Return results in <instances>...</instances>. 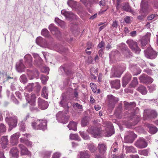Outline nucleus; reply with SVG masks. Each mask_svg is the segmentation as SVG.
<instances>
[{
	"label": "nucleus",
	"instance_id": "nucleus-1",
	"mask_svg": "<svg viewBox=\"0 0 158 158\" xmlns=\"http://www.w3.org/2000/svg\"><path fill=\"white\" fill-rule=\"evenodd\" d=\"M141 8L140 13L141 15L138 16L137 18L139 20H143L144 18L150 12L152 11V7L148 5L147 0H142L140 5Z\"/></svg>",
	"mask_w": 158,
	"mask_h": 158
},
{
	"label": "nucleus",
	"instance_id": "nucleus-2",
	"mask_svg": "<svg viewBox=\"0 0 158 158\" xmlns=\"http://www.w3.org/2000/svg\"><path fill=\"white\" fill-rule=\"evenodd\" d=\"M24 95L25 98L27 102L31 106L30 107V109L32 111H38V109L37 107H33L35 105V98H36L35 94L33 93H32L31 94H29L27 93H25Z\"/></svg>",
	"mask_w": 158,
	"mask_h": 158
},
{
	"label": "nucleus",
	"instance_id": "nucleus-3",
	"mask_svg": "<svg viewBox=\"0 0 158 158\" xmlns=\"http://www.w3.org/2000/svg\"><path fill=\"white\" fill-rule=\"evenodd\" d=\"M5 113L6 114L5 120L9 125V130L10 131L13 128L16 126L17 119L16 116H11V114H10L8 111H6Z\"/></svg>",
	"mask_w": 158,
	"mask_h": 158
},
{
	"label": "nucleus",
	"instance_id": "nucleus-4",
	"mask_svg": "<svg viewBox=\"0 0 158 158\" xmlns=\"http://www.w3.org/2000/svg\"><path fill=\"white\" fill-rule=\"evenodd\" d=\"M126 67L124 64L114 66L111 69L110 77H120L126 69Z\"/></svg>",
	"mask_w": 158,
	"mask_h": 158
},
{
	"label": "nucleus",
	"instance_id": "nucleus-5",
	"mask_svg": "<svg viewBox=\"0 0 158 158\" xmlns=\"http://www.w3.org/2000/svg\"><path fill=\"white\" fill-rule=\"evenodd\" d=\"M31 125L34 129L44 130L46 128L47 121L45 120H37L32 122Z\"/></svg>",
	"mask_w": 158,
	"mask_h": 158
},
{
	"label": "nucleus",
	"instance_id": "nucleus-6",
	"mask_svg": "<svg viewBox=\"0 0 158 158\" xmlns=\"http://www.w3.org/2000/svg\"><path fill=\"white\" fill-rule=\"evenodd\" d=\"M103 126L105 127L106 134L105 136H110L114 133V127L111 123L109 122H104Z\"/></svg>",
	"mask_w": 158,
	"mask_h": 158
},
{
	"label": "nucleus",
	"instance_id": "nucleus-7",
	"mask_svg": "<svg viewBox=\"0 0 158 158\" xmlns=\"http://www.w3.org/2000/svg\"><path fill=\"white\" fill-rule=\"evenodd\" d=\"M127 43L132 51L137 54L139 53L141 50L137 45L136 42L131 39H128L126 41Z\"/></svg>",
	"mask_w": 158,
	"mask_h": 158
},
{
	"label": "nucleus",
	"instance_id": "nucleus-8",
	"mask_svg": "<svg viewBox=\"0 0 158 158\" xmlns=\"http://www.w3.org/2000/svg\"><path fill=\"white\" fill-rule=\"evenodd\" d=\"M57 120L60 123L65 124L68 121L69 117L63 111H59L56 115Z\"/></svg>",
	"mask_w": 158,
	"mask_h": 158
},
{
	"label": "nucleus",
	"instance_id": "nucleus-9",
	"mask_svg": "<svg viewBox=\"0 0 158 158\" xmlns=\"http://www.w3.org/2000/svg\"><path fill=\"white\" fill-rule=\"evenodd\" d=\"M143 114L145 119L156 118L157 115V114L156 111L150 109L145 110Z\"/></svg>",
	"mask_w": 158,
	"mask_h": 158
},
{
	"label": "nucleus",
	"instance_id": "nucleus-10",
	"mask_svg": "<svg viewBox=\"0 0 158 158\" xmlns=\"http://www.w3.org/2000/svg\"><path fill=\"white\" fill-rule=\"evenodd\" d=\"M61 101L59 102V104L60 106L63 107H68V100L70 99L69 96L65 94H63L60 97Z\"/></svg>",
	"mask_w": 158,
	"mask_h": 158
},
{
	"label": "nucleus",
	"instance_id": "nucleus-11",
	"mask_svg": "<svg viewBox=\"0 0 158 158\" xmlns=\"http://www.w3.org/2000/svg\"><path fill=\"white\" fill-rule=\"evenodd\" d=\"M137 137V135L132 131H128L124 137V141L126 143H131Z\"/></svg>",
	"mask_w": 158,
	"mask_h": 158
},
{
	"label": "nucleus",
	"instance_id": "nucleus-12",
	"mask_svg": "<svg viewBox=\"0 0 158 158\" xmlns=\"http://www.w3.org/2000/svg\"><path fill=\"white\" fill-rule=\"evenodd\" d=\"M145 56L150 59H155L157 56V53L151 48H148L146 50L144 51Z\"/></svg>",
	"mask_w": 158,
	"mask_h": 158
},
{
	"label": "nucleus",
	"instance_id": "nucleus-13",
	"mask_svg": "<svg viewBox=\"0 0 158 158\" xmlns=\"http://www.w3.org/2000/svg\"><path fill=\"white\" fill-rule=\"evenodd\" d=\"M67 4L69 6L76 10H80L82 9V7L80 3L73 0H69Z\"/></svg>",
	"mask_w": 158,
	"mask_h": 158
},
{
	"label": "nucleus",
	"instance_id": "nucleus-14",
	"mask_svg": "<svg viewBox=\"0 0 158 158\" xmlns=\"http://www.w3.org/2000/svg\"><path fill=\"white\" fill-rule=\"evenodd\" d=\"M87 131L94 137H99L101 134L100 130L96 127H92L88 129Z\"/></svg>",
	"mask_w": 158,
	"mask_h": 158
},
{
	"label": "nucleus",
	"instance_id": "nucleus-15",
	"mask_svg": "<svg viewBox=\"0 0 158 158\" xmlns=\"http://www.w3.org/2000/svg\"><path fill=\"white\" fill-rule=\"evenodd\" d=\"M48 28L53 35H55L58 38L60 37L61 36L60 32L54 24L50 25Z\"/></svg>",
	"mask_w": 158,
	"mask_h": 158
},
{
	"label": "nucleus",
	"instance_id": "nucleus-16",
	"mask_svg": "<svg viewBox=\"0 0 158 158\" xmlns=\"http://www.w3.org/2000/svg\"><path fill=\"white\" fill-rule=\"evenodd\" d=\"M121 50L123 54L126 57H129L132 56V53L125 44H121Z\"/></svg>",
	"mask_w": 158,
	"mask_h": 158
},
{
	"label": "nucleus",
	"instance_id": "nucleus-17",
	"mask_svg": "<svg viewBox=\"0 0 158 158\" xmlns=\"http://www.w3.org/2000/svg\"><path fill=\"white\" fill-rule=\"evenodd\" d=\"M25 63L26 66L28 68H30L32 66V58L31 55L27 54L24 57Z\"/></svg>",
	"mask_w": 158,
	"mask_h": 158
},
{
	"label": "nucleus",
	"instance_id": "nucleus-18",
	"mask_svg": "<svg viewBox=\"0 0 158 158\" xmlns=\"http://www.w3.org/2000/svg\"><path fill=\"white\" fill-rule=\"evenodd\" d=\"M147 143L143 138L139 139L135 143V145L138 148H146L147 146Z\"/></svg>",
	"mask_w": 158,
	"mask_h": 158
},
{
	"label": "nucleus",
	"instance_id": "nucleus-19",
	"mask_svg": "<svg viewBox=\"0 0 158 158\" xmlns=\"http://www.w3.org/2000/svg\"><path fill=\"white\" fill-rule=\"evenodd\" d=\"M27 72L29 78L31 80L33 79L34 78H37L39 75L38 71L36 69L34 70L33 71L28 69Z\"/></svg>",
	"mask_w": 158,
	"mask_h": 158
},
{
	"label": "nucleus",
	"instance_id": "nucleus-20",
	"mask_svg": "<svg viewBox=\"0 0 158 158\" xmlns=\"http://www.w3.org/2000/svg\"><path fill=\"white\" fill-rule=\"evenodd\" d=\"M61 13L66 18L70 19H73L77 18V16L71 12L66 11L65 10H63L61 11Z\"/></svg>",
	"mask_w": 158,
	"mask_h": 158
},
{
	"label": "nucleus",
	"instance_id": "nucleus-21",
	"mask_svg": "<svg viewBox=\"0 0 158 158\" xmlns=\"http://www.w3.org/2000/svg\"><path fill=\"white\" fill-rule=\"evenodd\" d=\"M38 105L40 108L45 110L48 108V104L47 102L40 98H39L38 99Z\"/></svg>",
	"mask_w": 158,
	"mask_h": 158
},
{
	"label": "nucleus",
	"instance_id": "nucleus-22",
	"mask_svg": "<svg viewBox=\"0 0 158 158\" xmlns=\"http://www.w3.org/2000/svg\"><path fill=\"white\" fill-rule=\"evenodd\" d=\"M139 79L141 83L145 84L151 83L153 81L151 77L145 75H142L139 77Z\"/></svg>",
	"mask_w": 158,
	"mask_h": 158
},
{
	"label": "nucleus",
	"instance_id": "nucleus-23",
	"mask_svg": "<svg viewBox=\"0 0 158 158\" xmlns=\"http://www.w3.org/2000/svg\"><path fill=\"white\" fill-rule=\"evenodd\" d=\"M16 68L17 71L19 73L24 71L25 67L23 63V60H20L17 63L16 65Z\"/></svg>",
	"mask_w": 158,
	"mask_h": 158
},
{
	"label": "nucleus",
	"instance_id": "nucleus-24",
	"mask_svg": "<svg viewBox=\"0 0 158 158\" xmlns=\"http://www.w3.org/2000/svg\"><path fill=\"white\" fill-rule=\"evenodd\" d=\"M151 33L148 32L146 35L143 36L141 40L142 47L143 48V47L146 45V44L149 42L150 39Z\"/></svg>",
	"mask_w": 158,
	"mask_h": 158
},
{
	"label": "nucleus",
	"instance_id": "nucleus-25",
	"mask_svg": "<svg viewBox=\"0 0 158 158\" xmlns=\"http://www.w3.org/2000/svg\"><path fill=\"white\" fill-rule=\"evenodd\" d=\"M108 100L110 105H111L113 107L114 104L118 101V98L115 97L112 95H109L107 96Z\"/></svg>",
	"mask_w": 158,
	"mask_h": 158
},
{
	"label": "nucleus",
	"instance_id": "nucleus-26",
	"mask_svg": "<svg viewBox=\"0 0 158 158\" xmlns=\"http://www.w3.org/2000/svg\"><path fill=\"white\" fill-rule=\"evenodd\" d=\"M19 135V133H16L11 136L10 142L12 145H16L18 143Z\"/></svg>",
	"mask_w": 158,
	"mask_h": 158
},
{
	"label": "nucleus",
	"instance_id": "nucleus-27",
	"mask_svg": "<svg viewBox=\"0 0 158 158\" xmlns=\"http://www.w3.org/2000/svg\"><path fill=\"white\" fill-rule=\"evenodd\" d=\"M112 88H115L118 89L120 86V81L117 79L111 81L110 82Z\"/></svg>",
	"mask_w": 158,
	"mask_h": 158
},
{
	"label": "nucleus",
	"instance_id": "nucleus-28",
	"mask_svg": "<svg viewBox=\"0 0 158 158\" xmlns=\"http://www.w3.org/2000/svg\"><path fill=\"white\" fill-rule=\"evenodd\" d=\"M99 152L104 155L106 150V146L104 143H99L97 147Z\"/></svg>",
	"mask_w": 158,
	"mask_h": 158
},
{
	"label": "nucleus",
	"instance_id": "nucleus-29",
	"mask_svg": "<svg viewBox=\"0 0 158 158\" xmlns=\"http://www.w3.org/2000/svg\"><path fill=\"white\" fill-rule=\"evenodd\" d=\"M131 74L127 73L123 78V86L125 87L131 80Z\"/></svg>",
	"mask_w": 158,
	"mask_h": 158
},
{
	"label": "nucleus",
	"instance_id": "nucleus-30",
	"mask_svg": "<svg viewBox=\"0 0 158 158\" xmlns=\"http://www.w3.org/2000/svg\"><path fill=\"white\" fill-rule=\"evenodd\" d=\"M130 69L134 73L135 75H138L141 72V70L140 68L138 67L136 65H131L130 67Z\"/></svg>",
	"mask_w": 158,
	"mask_h": 158
},
{
	"label": "nucleus",
	"instance_id": "nucleus-31",
	"mask_svg": "<svg viewBox=\"0 0 158 158\" xmlns=\"http://www.w3.org/2000/svg\"><path fill=\"white\" fill-rule=\"evenodd\" d=\"M18 146L21 150L22 155H29L30 154V152L23 144H19Z\"/></svg>",
	"mask_w": 158,
	"mask_h": 158
},
{
	"label": "nucleus",
	"instance_id": "nucleus-32",
	"mask_svg": "<svg viewBox=\"0 0 158 158\" xmlns=\"http://www.w3.org/2000/svg\"><path fill=\"white\" fill-rule=\"evenodd\" d=\"M36 42L37 44L40 46H42V45L44 46L47 45V43L45 40L41 37L37 38L36 40Z\"/></svg>",
	"mask_w": 158,
	"mask_h": 158
},
{
	"label": "nucleus",
	"instance_id": "nucleus-33",
	"mask_svg": "<svg viewBox=\"0 0 158 158\" xmlns=\"http://www.w3.org/2000/svg\"><path fill=\"white\" fill-rule=\"evenodd\" d=\"M78 158H89L90 155L88 151H83L79 152Z\"/></svg>",
	"mask_w": 158,
	"mask_h": 158
},
{
	"label": "nucleus",
	"instance_id": "nucleus-34",
	"mask_svg": "<svg viewBox=\"0 0 158 158\" xmlns=\"http://www.w3.org/2000/svg\"><path fill=\"white\" fill-rule=\"evenodd\" d=\"M77 123L76 122L71 121L67 126V127L69 128V130L76 131L77 130Z\"/></svg>",
	"mask_w": 158,
	"mask_h": 158
},
{
	"label": "nucleus",
	"instance_id": "nucleus-35",
	"mask_svg": "<svg viewBox=\"0 0 158 158\" xmlns=\"http://www.w3.org/2000/svg\"><path fill=\"white\" fill-rule=\"evenodd\" d=\"M137 90L143 95L146 94L148 92L146 87L143 85H139Z\"/></svg>",
	"mask_w": 158,
	"mask_h": 158
},
{
	"label": "nucleus",
	"instance_id": "nucleus-36",
	"mask_svg": "<svg viewBox=\"0 0 158 158\" xmlns=\"http://www.w3.org/2000/svg\"><path fill=\"white\" fill-rule=\"evenodd\" d=\"M123 10L126 11L130 12L133 14L134 12L131 8L128 3H124L123 4Z\"/></svg>",
	"mask_w": 158,
	"mask_h": 158
},
{
	"label": "nucleus",
	"instance_id": "nucleus-37",
	"mask_svg": "<svg viewBox=\"0 0 158 158\" xmlns=\"http://www.w3.org/2000/svg\"><path fill=\"white\" fill-rule=\"evenodd\" d=\"M20 141L21 142L24 143L28 147H31L32 146V143L31 141H28L24 137L21 138L20 139Z\"/></svg>",
	"mask_w": 158,
	"mask_h": 158
},
{
	"label": "nucleus",
	"instance_id": "nucleus-38",
	"mask_svg": "<svg viewBox=\"0 0 158 158\" xmlns=\"http://www.w3.org/2000/svg\"><path fill=\"white\" fill-rule=\"evenodd\" d=\"M124 105L125 108L129 110V109L135 107L136 106V104L134 102L130 103L125 102L124 103Z\"/></svg>",
	"mask_w": 158,
	"mask_h": 158
},
{
	"label": "nucleus",
	"instance_id": "nucleus-39",
	"mask_svg": "<svg viewBox=\"0 0 158 158\" xmlns=\"http://www.w3.org/2000/svg\"><path fill=\"white\" fill-rule=\"evenodd\" d=\"M148 127L149 129V132L152 134H155L157 131V128L152 125H148Z\"/></svg>",
	"mask_w": 158,
	"mask_h": 158
},
{
	"label": "nucleus",
	"instance_id": "nucleus-40",
	"mask_svg": "<svg viewBox=\"0 0 158 158\" xmlns=\"http://www.w3.org/2000/svg\"><path fill=\"white\" fill-rule=\"evenodd\" d=\"M18 150L16 148H13L11 149L10 153L12 156L17 158L18 156Z\"/></svg>",
	"mask_w": 158,
	"mask_h": 158
},
{
	"label": "nucleus",
	"instance_id": "nucleus-41",
	"mask_svg": "<svg viewBox=\"0 0 158 158\" xmlns=\"http://www.w3.org/2000/svg\"><path fill=\"white\" fill-rule=\"evenodd\" d=\"M87 147L92 152H94L97 150V148L93 143L88 144Z\"/></svg>",
	"mask_w": 158,
	"mask_h": 158
},
{
	"label": "nucleus",
	"instance_id": "nucleus-42",
	"mask_svg": "<svg viewBox=\"0 0 158 158\" xmlns=\"http://www.w3.org/2000/svg\"><path fill=\"white\" fill-rule=\"evenodd\" d=\"M55 21V22L61 27L63 28L64 27L65 23L64 21L59 19L58 18H56Z\"/></svg>",
	"mask_w": 158,
	"mask_h": 158
},
{
	"label": "nucleus",
	"instance_id": "nucleus-43",
	"mask_svg": "<svg viewBox=\"0 0 158 158\" xmlns=\"http://www.w3.org/2000/svg\"><path fill=\"white\" fill-rule=\"evenodd\" d=\"M48 95L47 88L46 86L43 87L42 90V96L44 98H47Z\"/></svg>",
	"mask_w": 158,
	"mask_h": 158
},
{
	"label": "nucleus",
	"instance_id": "nucleus-44",
	"mask_svg": "<svg viewBox=\"0 0 158 158\" xmlns=\"http://www.w3.org/2000/svg\"><path fill=\"white\" fill-rule=\"evenodd\" d=\"M41 34L42 35L46 37L49 38H51V37L50 36L48 31L46 29H44L42 30Z\"/></svg>",
	"mask_w": 158,
	"mask_h": 158
},
{
	"label": "nucleus",
	"instance_id": "nucleus-45",
	"mask_svg": "<svg viewBox=\"0 0 158 158\" xmlns=\"http://www.w3.org/2000/svg\"><path fill=\"white\" fill-rule=\"evenodd\" d=\"M69 138L71 139L75 140L78 141H80L81 139L77 134H71L70 135Z\"/></svg>",
	"mask_w": 158,
	"mask_h": 158
},
{
	"label": "nucleus",
	"instance_id": "nucleus-46",
	"mask_svg": "<svg viewBox=\"0 0 158 158\" xmlns=\"http://www.w3.org/2000/svg\"><path fill=\"white\" fill-rule=\"evenodd\" d=\"M54 48L56 51L60 53H61L64 51L63 50L62 47L59 44L56 45H55Z\"/></svg>",
	"mask_w": 158,
	"mask_h": 158
},
{
	"label": "nucleus",
	"instance_id": "nucleus-47",
	"mask_svg": "<svg viewBox=\"0 0 158 158\" xmlns=\"http://www.w3.org/2000/svg\"><path fill=\"white\" fill-rule=\"evenodd\" d=\"M19 80L23 84L26 83L27 81V78L25 75H22L19 78Z\"/></svg>",
	"mask_w": 158,
	"mask_h": 158
},
{
	"label": "nucleus",
	"instance_id": "nucleus-48",
	"mask_svg": "<svg viewBox=\"0 0 158 158\" xmlns=\"http://www.w3.org/2000/svg\"><path fill=\"white\" fill-rule=\"evenodd\" d=\"M79 133L81 137L85 140H88L89 139V137L86 133L84 132L80 131Z\"/></svg>",
	"mask_w": 158,
	"mask_h": 158
},
{
	"label": "nucleus",
	"instance_id": "nucleus-49",
	"mask_svg": "<svg viewBox=\"0 0 158 158\" xmlns=\"http://www.w3.org/2000/svg\"><path fill=\"white\" fill-rule=\"evenodd\" d=\"M34 85L33 83L29 84L27 86L25 87V90L28 92H31L33 90Z\"/></svg>",
	"mask_w": 158,
	"mask_h": 158
},
{
	"label": "nucleus",
	"instance_id": "nucleus-50",
	"mask_svg": "<svg viewBox=\"0 0 158 158\" xmlns=\"http://www.w3.org/2000/svg\"><path fill=\"white\" fill-rule=\"evenodd\" d=\"M126 151L128 152H135L136 150L133 146H128L126 147Z\"/></svg>",
	"mask_w": 158,
	"mask_h": 158
},
{
	"label": "nucleus",
	"instance_id": "nucleus-51",
	"mask_svg": "<svg viewBox=\"0 0 158 158\" xmlns=\"http://www.w3.org/2000/svg\"><path fill=\"white\" fill-rule=\"evenodd\" d=\"M40 78L41 80L42 83L44 84H45L46 83L48 79V76L42 75L41 76Z\"/></svg>",
	"mask_w": 158,
	"mask_h": 158
},
{
	"label": "nucleus",
	"instance_id": "nucleus-52",
	"mask_svg": "<svg viewBox=\"0 0 158 158\" xmlns=\"http://www.w3.org/2000/svg\"><path fill=\"white\" fill-rule=\"evenodd\" d=\"M60 69L62 71H63L67 75H69L72 73V72L70 70L66 69L63 66H62L60 67Z\"/></svg>",
	"mask_w": 158,
	"mask_h": 158
},
{
	"label": "nucleus",
	"instance_id": "nucleus-53",
	"mask_svg": "<svg viewBox=\"0 0 158 158\" xmlns=\"http://www.w3.org/2000/svg\"><path fill=\"white\" fill-rule=\"evenodd\" d=\"M138 84L137 78L136 77H134L133 80L131 84V85L132 87H135Z\"/></svg>",
	"mask_w": 158,
	"mask_h": 158
},
{
	"label": "nucleus",
	"instance_id": "nucleus-54",
	"mask_svg": "<svg viewBox=\"0 0 158 158\" xmlns=\"http://www.w3.org/2000/svg\"><path fill=\"white\" fill-rule=\"evenodd\" d=\"M132 19V18L131 17V16H126L124 18V21L127 23H130L132 21L131 19Z\"/></svg>",
	"mask_w": 158,
	"mask_h": 158
},
{
	"label": "nucleus",
	"instance_id": "nucleus-55",
	"mask_svg": "<svg viewBox=\"0 0 158 158\" xmlns=\"http://www.w3.org/2000/svg\"><path fill=\"white\" fill-rule=\"evenodd\" d=\"M38 61L36 62H35V64H36L37 65V66H39V67H41L43 66V60L42 59L40 58L39 59H38ZM37 62V61H36Z\"/></svg>",
	"mask_w": 158,
	"mask_h": 158
},
{
	"label": "nucleus",
	"instance_id": "nucleus-56",
	"mask_svg": "<svg viewBox=\"0 0 158 158\" xmlns=\"http://www.w3.org/2000/svg\"><path fill=\"white\" fill-rule=\"evenodd\" d=\"M90 85L93 92H96L97 91L96 85L93 83H91Z\"/></svg>",
	"mask_w": 158,
	"mask_h": 158
},
{
	"label": "nucleus",
	"instance_id": "nucleus-57",
	"mask_svg": "<svg viewBox=\"0 0 158 158\" xmlns=\"http://www.w3.org/2000/svg\"><path fill=\"white\" fill-rule=\"evenodd\" d=\"M6 128L3 124H0V132L1 133L4 132L6 131Z\"/></svg>",
	"mask_w": 158,
	"mask_h": 158
},
{
	"label": "nucleus",
	"instance_id": "nucleus-58",
	"mask_svg": "<svg viewBox=\"0 0 158 158\" xmlns=\"http://www.w3.org/2000/svg\"><path fill=\"white\" fill-rule=\"evenodd\" d=\"M139 153L141 155L147 156L148 155V151L147 150H144L139 151Z\"/></svg>",
	"mask_w": 158,
	"mask_h": 158
},
{
	"label": "nucleus",
	"instance_id": "nucleus-59",
	"mask_svg": "<svg viewBox=\"0 0 158 158\" xmlns=\"http://www.w3.org/2000/svg\"><path fill=\"white\" fill-rule=\"evenodd\" d=\"M8 141L6 137H3L2 138L1 143H4V144H8Z\"/></svg>",
	"mask_w": 158,
	"mask_h": 158
},
{
	"label": "nucleus",
	"instance_id": "nucleus-60",
	"mask_svg": "<svg viewBox=\"0 0 158 158\" xmlns=\"http://www.w3.org/2000/svg\"><path fill=\"white\" fill-rule=\"evenodd\" d=\"M88 123V121L86 118H83L81 120V125L83 127H85L86 125Z\"/></svg>",
	"mask_w": 158,
	"mask_h": 158
},
{
	"label": "nucleus",
	"instance_id": "nucleus-61",
	"mask_svg": "<svg viewBox=\"0 0 158 158\" xmlns=\"http://www.w3.org/2000/svg\"><path fill=\"white\" fill-rule=\"evenodd\" d=\"M156 86V85H153L149 87L150 92H152L153 91L155 90Z\"/></svg>",
	"mask_w": 158,
	"mask_h": 158
},
{
	"label": "nucleus",
	"instance_id": "nucleus-62",
	"mask_svg": "<svg viewBox=\"0 0 158 158\" xmlns=\"http://www.w3.org/2000/svg\"><path fill=\"white\" fill-rule=\"evenodd\" d=\"M73 106L74 107H76L80 109H81L82 108V106L78 104L77 103L74 104Z\"/></svg>",
	"mask_w": 158,
	"mask_h": 158
},
{
	"label": "nucleus",
	"instance_id": "nucleus-63",
	"mask_svg": "<svg viewBox=\"0 0 158 158\" xmlns=\"http://www.w3.org/2000/svg\"><path fill=\"white\" fill-rule=\"evenodd\" d=\"M118 25V22L116 20L113 21V23L112 24V26L115 28H117Z\"/></svg>",
	"mask_w": 158,
	"mask_h": 158
},
{
	"label": "nucleus",
	"instance_id": "nucleus-64",
	"mask_svg": "<svg viewBox=\"0 0 158 158\" xmlns=\"http://www.w3.org/2000/svg\"><path fill=\"white\" fill-rule=\"evenodd\" d=\"M60 156V153L58 152H56L53 154L52 158H59Z\"/></svg>",
	"mask_w": 158,
	"mask_h": 158
}]
</instances>
